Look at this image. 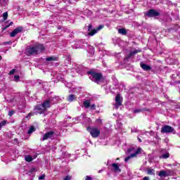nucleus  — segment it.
I'll use <instances>...</instances> for the list:
<instances>
[{"instance_id":"nucleus-1","label":"nucleus","mask_w":180,"mask_h":180,"mask_svg":"<svg viewBox=\"0 0 180 180\" xmlns=\"http://www.w3.org/2000/svg\"><path fill=\"white\" fill-rule=\"evenodd\" d=\"M87 74H89V75H91L89 78L91 81L96 82V84H99V82H101L102 78H103L102 73L96 72L94 71H89L87 72Z\"/></svg>"},{"instance_id":"nucleus-2","label":"nucleus","mask_w":180,"mask_h":180,"mask_svg":"<svg viewBox=\"0 0 180 180\" xmlns=\"http://www.w3.org/2000/svg\"><path fill=\"white\" fill-rule=\"evenodd\" d=\"M133 152H134V153H131L129 156L125 158V159H124L125 162H128V161L129 160H131V158H134L137 157V155H139V154H140V153H141V148H139L136 150H134V148L128 149V153H133Z\"/></svg>"},{"instance_id":"nucleus-3","label":"nucleus","mask_w":180,"mask_h":180,"mask_svg":"<svg viewBox=\"0 0 180 180\" xmlns=\"http://www.w3.org/2000/svg\"><path fill=\"white\" fill-rule=\"evenodd\" d=\"M46 112L47 111L41 104L37 105L34 108V113L35 115H44V116H46Z\"/></svg>"},{"instance_id":"nucleus-4","label":"nucleus","mask_w":180,"mask_h":180,"mask_svg":"<svg viewBox=\"0 0 180 180\" xmlns=\"http://www.w3.org/2000/svg\"><path fill=\"white\" fill-rule=\"evenodd\" d=\"M87 130L94 139H96V137H99L101 135V131L96 127H89Z\"/></svg>"},{"instance_id":"nucleus-5","label":"nucleus","mask_w":180,"mask_h":180,"mask_svg":"<svg viewBox=\"0 0 180 180\" xmlns=\"http://www.w3.org/2000/svg\"><path fill=\"white\" fill-rule=\"evenodd\" d=\"M54 134L55 133L53 131H49L46 134H44L40 140L41 141L49 140V139H50L51 140H53V139H54Z\"/></svg>"},{"instance_id":"nucleus-6","label":"nucleus","mask_w":180,"mask_h":180,"mask_svg":"<svg viewBox=\"0 0 180 180\" xmlns=\"http://www.w3.org/2000/svg\"><path fill=\"white\" fill-rule=\"evenodd\" d=\"M175 129H174V127L169 126V125H165L162 127L161 129V133L163 134H169V133H173Z\"/></svg>"},{"instance_id":"nucleus-7","label":"nucleus","mask_w":180,"mask_h":180,"mask_svg":"<svg viewBox=\"0 0 180 180\" xmlns=\"http://www.w3.org/2000/svg\"><path fill=\"white\" fill-rule=\"evenodd\" d=\"M145 15L148 18H157V16H160V12H158L155 9H150Z\"/></svg>"},{"instance_id":"nucleus-8","label":"nucleus","mask_w":180,"mask_h":180,"mask_svg":"<svg viewBox=\"0 0 180 180\" xmlns=\"http://www.w3.org/2000/svg\"><path fill=\"white\" fill-rule=\"evenodd\" d=\"M25 53L27 56H36L37 55V51L36 50L35 46H32L25 50Z\"/></svg>"},{"instance_id":"nucleus-9","label":"nucleus","mask_w":180,"mask_h":180,"mask_svg":"<svg viewBox=\"0 0 180 180\" xmlns=\"http://www.w3.org/2000/svg\"><path fill=\"white\" fill-rule=\"evenodd\" d=\"M122 102H123V98L120 97V94H117V96H115V109H119V107L122 106Z\"/></svg>"},{"instance_id":"nucleus-10","label":"nucleus","mask_w":180,"mask_h":180,"mask_svg":"<svg viewBox=\"0 0 180 180\" xmlns=\"http://www.w3.org/2000/svg\"><path fill=\"white\" fill-rule=\"evenodd\" d=\"M23 30V27H18L13 30V32L10 34L11 37H15L16 34H19V33H22Z\"/></svg>"},{"instance_id":"nucleus-11","label":"nucleus","mask_w":180,"mask_h":180,"mask_svg":"<svg viewBox=\"0 0 180 180\" xmlns=\"http://www.w3.org/2000/svg\"><path fill=\"white\" fill-rule=\"evenodd\" d=\"M51 100L49 99L44 101L42 103H41V105H42V108H44V110L47 111V109H49V108H51Z\"/></svg>"},{"instance_id":"nucleus-12","label":"nucleus","mask_w":180,"mask_h":180,"mask_svg":"<svg viewBox=\"0 0 180 180\" xmlns=\"http://www.w3.org/2000/svg\"><path fill=\"white\" fill-rule=\"evenodd\" d=\"M170 174L169 171L162 170L159 172L158 176H160V178H163L165 176H169Z\"/></svg>"},{"instance_id":"nucleus-13","label":"nucleus","mask_w":180,"mask_h":180,"mask_svg":"<svg viewBox=\"0 0 180 180\" xmlns=\"http://www.w3.org/2000/svg\"><path fill=\"white\" fill-rule=\"evenodd\" d=\"M140 65L142 69L144 70V71H151V66L143 63V62L140 63Z\"/></svg>"},{"instance_id":"nucleus-14","label":"nucleus","mask_w":180,"mask_h":180,"mask_svg":"<svg viewBox=\"0 0 180 180\" xmlns=\"http://www.w3.org/2000/svg\"><path fill=\"white\" fill-rule=\"evenodd\" d=\"M103 29V25H99L96 30H93V32H89V36H94L98 33V30Z\"/></svg>"},{"instance_id":"nucleus-15","label":"nucleus","mask_w":180,"mask_h":180,"mask_svg":"<svg viewBox=\"0 0 180 180\" xmlns=\"http://www.w3.org/2000/svg\"><path fill=\"white\" fill-rule=\"evenodd\" d=\"M36 48L37 53H41L44 50V46L42 44H39L34 46Z\"/></svg>"},{"instance_id":"nucleus-16","label":"nucleus","mask_w":180,"mask_h":180,"mask_svg":"<svg viewBox=\"0 0 180 180\" xmlns=\"http://www.w3.org/2000/svg\"><path fill=\"white\" fill-rule=\"evenodd\" d=\"M112 167L113 168V170L115 172H121L122 170L120 169V168H119V165H117V163H112Z\"/></svg>"},{"instance_id":"nucleus-17","label":"nucleus","mask_w":180,"mask_h":180,"mask_svg":"<svg viewBox=\"0 0 180 180\" xmlns=\"http://www.w3.org/2000/svg\"><path fill=\"white\" fill-rule=\"evenodd\" d=\"M146 174L148 175H155V170H154V169L148 168L146 169Z\"/></svg>"},{"instance_id":"nucleus-18","label":"nucleus","mask_w":180,"mask_h":180,"mask_svg":"<svg viewBox=\"0 0 180 180\" xmlns=\"http://www.w3.org/2000/svg\"><path fill=\"white\" fill-rule=\"evenodd\" d=\"M140 51H141V50L137 49V50H135V51L131 52V53L128 55L127 58H131V57H133V56H135V54H137V53H140Z\"/></svg>"},{"instance_id":"nucleus-19","label":"nucleus","mask_w":180,"mask_h":180,"mask_svg":"<svg viewBox=\"0 0 180 180\" xmlns=\"http://www.w3.org/2000/svg\"><path fill=\"white\" fill-rule=\"evenodd\" d=\"M83 105L86 109H89L91 106V101L89 100H86L83 102Z\"/></svg>"},{"instance_id":"nucleus-20","label":"nucleus","mask_w":180,"mask_h":180,"mask_svg":"<svg viewBox=\"0 0 180 180\" xmlns=\"http://www.w3.org/2000/svg\"><path fill=\"white\" fill-rule=\"evenodd\" d=\"M118 33H120V34H122V36H126V34H127V31H126L125 28H120L118 29Z\"/></svg>"},{"instance_id":"nucleus-21","label":"nucleus","mask_w":180,"mask_h":180,"mask_svg":"<svg viewBox=\"0 0 180 180\" xmlns=\"http://www.w3.org/2000/svg\"><path fill=\"white\" fill-rule=\"evenodd\" d=\"M75 99H77V97H75V95L74 94H70L68 97V102H72L73 101H75Z\"/></svg>"},{"instance_id":"nucleus-22","label":"nucleus","mask_w":180,"mask_h":180,"mask_svg":"<svg viewBox=\"0 0 180 180\" xmlns=\"http://www.w3.org/2000/svg\"><path fill=\"white\" fill-rule=\"evenodd\" d=\"M25 160L27 162H32L33 161V158L30 155H26Z\"/></svg>"},{"instance_id":"nucleus-23","label":"nucleus","mask_w":180,"mask_h":180,"mask_svg":"<svg viewBox=\"0 0 180 180\" xmlns=\"http://www.w3.org/2000/svg\"><path fill=\"white\" fill-rule=\"evenodd\" d=\"M36 131V128H34V127L32 126L28 130L27 134H32V133H33V131Z\"/></svg>"},{"instance_id":"nucleus-24","label":"nucleus","mask_w":180,"mask_h":180,"mask_svg":"<svg viewBox=\"0 0 180 180\" xmlns=\"http://www.w3.org/2000/svg\"><path fill=\"white\" fill-rule=\"evenodd\" d=\"M46 61H56V58L53 56H49L48 58H46Z\"/></svg>"},{"instance_id":"nucleus-25","label":"nucleus","mask_w":180,"mask_h":180,"mask_svg":"<svg viewBox=\"0 0 180 180\" xmlns=\"http://www.w3.org/2000/svg\"><path fill=\"white\" fill-rule=\"evenodd\" d=\"M160 158H163V159L169 158V153H164L162 155L160 156Z\"/></svg>"},{"instance_id":"nucleus-26","label":"nucleus","mask_w":180,"mask_h":180,"mask_svg":"<svg viewBox=\"0 0 180 180\" xmlns=\"http://www.w3.org/2000/svg\"><path fill=\"white\" fill-rule=\"evenodd\" d=\"M34 115H36L34 111L32 112H30L27 116H26V119H30L31 116H34Z\"/></svg>"},{"instance_id":"nucleus-27","label":"nucleus","mask_w":180,"mask_h":180,"mask_svg":"<svg viewBox=\"0 0 180 180\" xmlns=\"http://www.w3.org/2000/svg\"><path fill=\"white\" fill-rule=\"evenodd\" d=\"M3 19L4 20H6V19H8V12H5L3 13Z\"/></svg>"},{"instance_id":"nucleus-28","label":"nucleus","mask_w":180,"mask_h":180,"mask_svg":"<svg viewBox=\"0 0 180 180\" xmlns=\"http://www.w3.org/2000/svg\"><path fill=\"white\" fill-rule=\"evenodd\" d=\"M95 29L92 30V25L89 24L88 27V32L89 33H91V32H94Z\"/></svg>"},{"instance_id":"nucleus-29","label":"nucleus","mask_w":180,"mask_h":180,"mask_svg":"<svg viewBox=\"0 0 180 180\" xmlns=\"http://www.w3.org/2000/svg\"><path fill=\"white\" fill-rule=\"evenodd\" d=\"M90 110H96V105L95 104L90 105Z\"/></svg>"},{"instance_id":"nucleus-30","label":"nucleus","mask_w":180,"mask_h":180,"mask_svg":"<svg viewBox=\"0 0 180 180\" xmlns=\"http://www.w3.org/2000/svg\"><path fill=\"white\" fill-rule=\"evenodd\" d=\"M143 110H144L138 108L134 110V113H140V112H143Z\"/></svg>"},{"instance_id":"nucleus-31","label":"nucleus","mask_w":180,"mask_h":180,"mask_svg":"<svg viewBox=\"0 0 180 180\" xmlns=\"http://www.w3.org/2000/svg\"><path fill=\"white\" fill-rule=\"evenodd\" d=\"M117 125L118 129H122L123 124H122V122H117Z\"/></svg>"},{"instance_id":"nucleus-32","label":"nucleus","mask_w":180,"mask_h":180,"mask_svg":"<svg viewBox=\"0 0 180 180\" xmlns=\"http://www.w3.org/2000/svg\"><path fill=\"white\" fill-rule=\"evenodd\" d=\"M15 71H16L15 69H13V70H11L9 72L8 75H13V74H15Z\"/></svg>"},{"instance_id":"nucleus-33","label":"nucleus","mask_w":180,"mask_h":180,"mask_svg":"<svg viewBox=\"0 0 180 180\" xmlns=\"http://www.w3.org/2000/svg\"><path fill=\"white\" fill-rule=\"evenodd\" d=\"M15 115V111L14 110H10L8 112V116L12 117Z\"/></svg>"},{"instance_id":"nucleus-34","label":"nucleus","mask_w":180,"mask_h":180,"mask_svg":"<svg viewBox=\"0 0 180 180\" xmlns=\"http://www.w3.org/2000/svg\"><path fill=\"white\" fill-rule=\"evenodd\" d=\"M6 124V120L1 121L0 122V126H1V127H2V126H5Z\"/></svg>"},{"instance_id":"nucleus-35","label":"nucleus","mask_w":180,"mask_h":180,"mask_svg":"<svg viewBox=\"0 0 180 180\" xmlns=\"http://www.w3.org/2000/svg\"><path fill=\"white\" fill-rule=\"evenodd\" d=\"M46 178V174H42L39 176V179H44Z\"/></svg>"},{"instance_id":"nucleus-36","label":"nucleus","mask_w":180,"mask_h":180,"mask_svg":"<svg viewBox=\"0 0 180 180\" xmlns=\"http://www.w3.org/2000/svg\"><path fill=\"white\" fill-rule=\"evenodd\" d=\"M19 78H20V77H19L18 75H15L14 76L15 81H19Z\"/></svg>"},{"instance_id":"nucleus-37","label":"nucleus","mask_w":180,"mask_h":180,"mask_svg":"<svg viewBox=\"0 0 180 180\" xmlns=\"http://www.w3.org/2000/svg\"><path fill=\"white\" fill-rule=\"evenodd\" d=\"M36 171V169L34 167H32L30 169V172H31V174H33V172H34Z\"/></svg>"},{"instance_id":"nucleus-38","label":"nucleus","mask_w":180,"mask_h":180,"mask_svg":"<svg viewBox=\"0 0 180 180\" xmlns=\"http://www.w3.org/2000/svg\"><path fill=\"white\" fill-rule=\"evenodd\" d=\"M63 180H71V176H66L65 178L63 179Z\"/></svg>"},{"instance_id":"nucleus-39","label":"nucleus","mask_w":180,"mask_h":180,"mask_svg":"<svg viewBox=\"0 0 180 180\" xmlns=\"http://www.w3.org/2000/svg\"><path fill=\"white\" fill-rule=\"evenodd\" d=\"M85 180H92V177L86 176Z\"/></svg>"},{"instance_id":"nucleus-40","label":"nucleus","mask_w":180,"mask_h":180,"mask_svg":"<svg viewBox=\"0 0 180 180\" xmlns=\"http://www.w3.org/2000/svg\"><path fill=\"white\" fill-rule=\"evenodd\" d=\"M96 122H97V123H102V120L98 119V120H96Z\"/></svg>"},{"instance_id":"nucleus-41","label":"nucleus","mask_w":180,"mask_h":180,"mask_svg":"<svg viewBox=\"0 0 180 180\" xmlns=\"http://www.w3.org/2000/svg\"><path fill=\"white\" fill-rule=\"evenodd\" d=\"M143 180H150V177L148 176H145L143 177Z\"/></svg>"},{"instance_id":"nucleus-42","label":"nucleus","mask_w":180,"mask_h":180,"mask_svg":"<svg viewBox=\"0 0 180 180\" xmlns=\"http://www.w3.org/2000/svg\"><path fill=\"white\" fill-rule=\"evenodd\" d=\"M10 25H6L4 28H3V30H6V29H8V27H9Z\"/></svg>"},{"instance_id":"nucleus-43","label":"nucleus","mask_w":180,"mask_h":180,"mask_svg":"<svg viewBox=\"0 0 180 180\" xmlns=\"http://www.w3.org/2000/svg\"><path fill=\"white\" fill-rule=\"evenodd\" d=\"M103 169H101L98 171V174H101V172H103Z\"/></svg>"},{"instance_id":"nucleus-44","label":"nucleus","mask_w":180,"mask_h":180,"mask_svg":"<svg viewBox=\"0 0 180 180\" xmlns=\"http://www.w3.org/2000/svg\"><path fill=\"white\" fill-rule=\"evenodd\" d=\"M138 140H139V143H141V139L140 138H138Z\"/></svg>"},{"instance_id":"nucleus-45","label":"nucleus","mask_w":180,"mask_h":180,"mask_svg":"<svg viewBox=\"0 0 180 180\" xmlns=\"http://www.w3.org/2000/svg\"><path fill=\"white\" fill-rule=\"evenodd\" d=\"M11 25H13V22H11L9 25L11 26Z\"/></svg>"},{"instance_id":"nucleus-46","label":"nucleus","mask_w":180,"mask_h":180,"mask_svg":"<svg viewBox=\"0 0 180 180\" xmlns=\"http://www.w3.org/2000/svg\"><path fill=\"white\" fill-rule=\"evenodd\" d=\"M73 49H78V47L74 46H73Z\"/></svg>"},{"instance_id":"nucleus-47","label":"nucleus","mask_w":180,"mask_h":180,"mask_svg":"<svg viewBox=\"0 0 180 180\" xmlns=\"http://www.w3.org/2000/svg\"><path fill=\"white\" fill-rule=\"evenodd\" d=\"M1 60H2V56H0V61H1Z\"/></svg>"},{"instance_id":"nucleus-48","label":"nucleus","mask_w":180,"mask_h":180,"mask_svg":"<svg viewBox=\"0 0 180 180\" xmlns=\"http://www.w3.org/2000/svg\"><path fill=\"white\" fill-rule=\"evenodd\" d=\"M58 29H59V30H60V29H61V27H58Z\"/></svg>"},{"instance_id":"nucleus-49","label":"nucleus","mask_w":180,"mask_h":180,"mask_svg":"<svg viewBox=\"0 0 180 180\" xmlns=\"http://www.w3.org/2000/svg\"><path fill=\"white\" fill-rule=\"evenodd\" d=\"M6 44H9V42H6Z\"/></svg>"},{"instance_id":"nucleus-50","label":"nucleus","mask_w":180,"mask_h":180,"mask_svg":"<svg viewBox=\"0 0 180 180\" xmlns=\"http://www.w3.org/2000/svg\"><path fill=\"white\" fill-rule=\"evenodd\" d=\"M1 128V126L0 125V129Z\"/></svg>"},{"instance_id":"nucleus-51","label":"nucleus","mask_w":180,"mask_h":180,"mask_svg":"<svg viewBox=\"0 0 180 180\" xmlns=\"http://www.w3.org/2000/svg\"><path fill=\"white\" fill-rule=\"evenodd\" d=\"M117 160H119V158H117Z\"/></svg>"}]
</instances>
